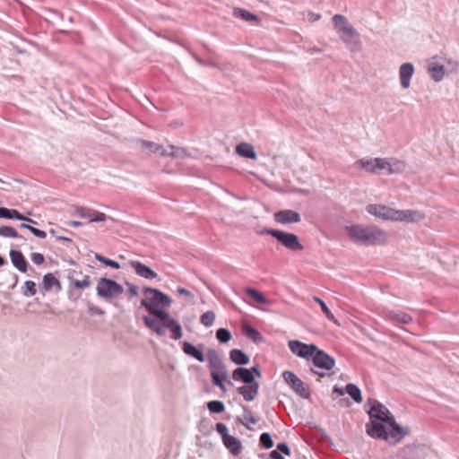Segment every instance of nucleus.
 Segmentation results:
<instances>
[{
    "instance_id": "17",
    "label": "nucleus",
    "mask_w": 459,
    "mask_h": 459,
    "mask_svg": "<svg viewBox=\"0 0 459 459\" xmlns=\"http://www.w3.org/2000/svg\"><path fill=\"white\" fill-rule=\"evenodd\" d=\"M259 384L255 382H252L249 384H246L238 388V392L243 396L244 400L247 402H251L255 400L258 394Z\"/></svg>"
},
{
    "instance_id": "37",
    "label": "nucleus",
    "mask_w": 459,
    "mask_h": 459,
    "mask_svg": "<svg viewBox=\"0 0 459 459\" xmlns=\"http://www.w3.org/2000/svg\"><path fill=\"white\" fill-rule=\"evenodd\" d=\"M0 236L5 237V238H20L17 231L10 226H1L0 227Z\"/></svg>"
},
{
    "instance_id": "36",
    "label": "nucleus",
    "mask_w": 459,
    "mask_h": 459,
    "mask_svg": "<svg viewBox=\"0 0 459 459\" xmlns=\"http://www.w3.org/2000/svg\"><path fill=\"white\" fill-rule=\"evenodd\" d=\"M207 407L213 413H221L225 410V406L221 401H211L207 403Z\"/></svg>"
},
{
    "instance_id": "60",
    "label": "nucleus",
    "mask_w": 459,
    "mask_h": 459,
    "mask_svg": "<svg viewBox=\"0 0 459 459\" xmlns=\"http://www.w3.org/2000/svg\"><path fill=\"white\" fill-rule=\"evenodd\" d=\"M58 238H59V239H64V240H68V238H64V237H59Z\"/></svg>"
},
{
    "instance_id": "5",
    "label": "nucleus",
    "mask_w": 459,
    "mask_h": 459,
    "mask_svg": "<svg viewBox=\"0 0 459 459\" xmlns=\"http://www.w3.org/2000/svg\"><path fill=\"white\" fill-rule=\"evenodd\" d=\"M355 166L370 173H377L380 170H385L389 174L398 173L402 171L404 167L403 163L401 161L395 160V162L392 164L388 160L383 158L361 159L355 162Z\"/></svg>"
},
{
    "instance_id": "12",
    "label": "nucleus",
    "mask_w": 459,
    "mask_h": 459,
    "mask_svg": "<svg viewBox=\"0 0 459 459\" xmlns=\"http://www.w3.org/2000/svg\"><path fill=\"white\" fill-rule=\"evenodd\" d=\"M311 361L316 368L325 370H332L335 366L334 359L324 351L320 350L318 347L316 351H315Z\"/></svg>"
},
{
    "instance_id": "45",
    "label": "nucleus",
    "mask_w": 459,
    "mask_h": 459,
    "mask_svg": "<svg viewBox=\"0 0 459 459\" xmlns=\"http://www.w3.org/2000/svg\"><path fill=\"white\" fill-rule=\"evenodd\" d=\"M240 16L242 19L246 20V21H249V22H257L258 21V17L247 11H245V10H241L240 11Z\"/></svg>"
},
{
    "instance_id": "23",
    "label": "nucleus",
    "mask_w": 459,
    "mask_h": 459,
    "mask_svg": "<svg viewBox=\"0 0 459 459\" xmlns=\"http://www.w3.org/2000/svg\"><path fill=\"white\" fill-rule=\"evenodd\" d=\"M223 444L234 455H238L241 453L242 446L239 439L233 436H226L223 439Z\"/></svg>"
},
{
    "instance_id": "25",
    "label": "nucleus",
    "mask_w": 459,
    "mask_h": 459,
    "mask_svg": "<svg viewBox=\"0 0 459 459\" xmlns=\"http://www.w3.org/2000/svg\"><path fill=\"white\" fill-rule=\"evenodd\" d=\"M43 286L45 290L59 291L61 290V283L57 278L52 273H47L43 278Z\"/></svg>"
},
{
    "instance_id": "27",
    "label": "nucleus",
    "mask_w": 459,
    "mask_h": 459,
    "mask_svg": "<svg viewBox=\"0 0 459 459\" xmlns=\"http://www.w3.org/2000/svg\"><path fill=\"white\" fill-rule=\"evenodd\" d=\"M143 321L145 325L152 331H153L155 333H157L159 336H163L165 334V331L163 330V327L160 325V322H158L157 317L152 318L149 316H144Z\"/></svg>"
},
{
    "instance_id": "46",
    "label": "nucleus",
    "mask_w": 459,
    "mask_h": 459,
    "mask_svg": "<svg viewBox=\"0 0 459 459\" xmlns=\"http://www.w3.org/2000/svg\"><path fill=\"white\" fill-rule=\"evenodd\" d=\"M30 259L34 264L38 265L42 264L45 261L43 255L40 253H32L30 255Z\"/></svg>"
},
{
    "instance_id": "44",
    "label": "nucleus",
    "mask_w": 459,
    "mask_h": 459,
    "mask_svg": "<svg viewBox=\"0 0 459 459\" xmlns=\"http://www.w3.org/2000/svg\"><path fill=\"white\" fill-rule=\"evenodd\" d=\"M9 219H17L20 221H27L31 223H36L35 221H33L32 219L24 217L22 213H20L17 210H14V209H10Z\"/></svg>"
},
{
    "instance_id": "51",
    "label": "nucleus",
    "mask_w": 459,
    "mask_h": 459,
    "mask_svg": "<svg viewBox=\"0 0 459 459\" xmlns=\"http://www.w3.org/2000/svg\"><path fill=\"white\" fill-rule=\"evenodd\" d=\"M10 209L0 207V218L9 219Z\"/></svg>"
},
{
    "instance_id": "59",
    "label": "nucleus",
    "mask_w": 459,
    "mask_h": 459,
    "mask_svg": "<svg viewBox=\"0 0 459 459\" xmlns=\"http://www.w3.org/2000/svg\"><path fill=\"white\" fill-rule=\"evenodd\" d=\"M4 259L2 256H0V266L4 265Z\"/></svg>"
},
{
    "instance_id": "4",
    "label": "nucleus",
    "mask_w": 459,
    "mask_h": 459,
    "mask_svg": "<svg viewBox=\"0 0 459 459\" xmlns=\"http://www.w3.org/2000/svg\"><path fill=\"white\" fill-rule=\"evenodd\" d=\"M143 292L145 297L142 299L141 304L154 316H158L159 313L165 312L164 308L169 307L172 302L168 295L159 290L146 287Z\"/></svg>"
},
{
    "instance_id": "41",
    "label": "nucleus",
    "mask_w": 459,
    "mask_h": 459,
    "mask_svg": "<svg viewBox=\"0 0 459 459\" xmlns=\"http://www.w3.org/2000/svg\"><path fill=\"white\" fill-rule=\"evenodd\" d=\"M214 319H215V315L212 311H207V312L204 313L200 317L201 323L205 326L212 325Z\"/></svg>"
},
{
    "instance_id": "55",
    "label": "nucleus",
    "mask_w": 459,
    "mask_h": 459,
    "mask_svg": "<svg viewBox=\"0 0 459 459\" xmlns=\"http://www.w3.org/2000/svg\"><path fill=\"white\" fill-rule=\"evenodd\" d=\"M67 224L71 227H80V226H82L84 224V222L77 221H71L67 222Z\"/></svg>"
},
{
    "instance_id": "18",
    "label": "nucleus",
    "mask_w": 459,
    "mask_h": 459,
    "mask_svg": "<svg viewBox=\"0 0 459 459\" xmlns=\"http://www.w3.org/2000/svg\"><path fill=\"white\" fill-rule=\"evenodd\" d=\"M428 71H429L430 76L436 82L441 81L445 75L444 65L437 62V56H434L429 60V65H428Z\"/></svg>"
},
{
    "instance_id": "9",
    "label": "nucleus",
    "mask_w": 459,
    "mask_h": 459,
    "mask_svg": "<svg viewBox=\"0 0 459 459\" xmlns=\"http://www.w3.org/2000/svg\"><path fill=\"white\" fill-rule=\"evenodd\" d=\"M289 349L296 356L300 357L306 360H311L317 346L315 344H307L298 340H291L288 343Z\"/></svg>"
},
{
    "instance_id": "3",
    "label": "nucleus",
    "mask_w": 459,
    "mask_h": 459,
    "mask_svg": "<svg viewBox=\"0 0 459 459\" xmlns=\"http://www.w3.org/2000/svg\"><path fill=\"white\" fill-rule=\"evenodd\" d=\"M349 237L355 242L366 245H385L388 240V234L382 229L375 226L352 225L345 228Z\"/></svg>"
},
{
    "instance_id": "16",
    "label": "nucleus",
    "mask_w": 459,
    "mask_h": 459,
    "mask_svg": "<svg viewBox=\"0 0 459 459\" xmlns=\"http://www.w3.org/2000/svg\"><path fill=\"white\" fill-rule=\"evenodd\" d=\"M414 74V67L411 63H404L399 69L401 85L403 89H408L411 84V78Z\"/></svg>"
},
{
    "instance_id": "11",
    "label": "nucleus",
    "mask_w": 459,
    "mask_h": 459,
    "mask_svg": "<svg viewBox=\"0 0 459 459\" xmlns=\"http://www.w3.org/2000/svg\"><path fill=\"white\" fill-rule=\"evenodd\" d=\"M282 377L297 394L302 398H308V389L305 386L303 381L299 378L292 371H284L282 373Z\"/></svg>"
},
{
    "instance_id": "13",
    "label": "nucleus",
    "mask_w": 459,
    "mask_h": 459,
    "mask_svg": "<svg viewBox=\"0 0 459 459\" xmlns=\"http://www.w3.org/2000/svg\"><path fill=\"white\" fill-rule=\"evenodd\" d=\"M74 212L79 217L87 220V222H100L105 221L107 219V215L104 212L82 206H76Z\"/></svg>"
},
{
    "instance_id": "56",
    "label": "nucleus",
    "mask_w": 459,
    "mask_h": 459,
    "mask_svg": "<svg viewBox=\"0 0 459 459\" xmlns=\"http://www.w3.org/2000/svg\"><path fill=\"white\" fill-rule=\"evenodd\" d=\"M250 370L252 371L253 375L255 374L258 377H261V372L257 367H253Z\"/></svg>"
},
{
    "instance_id": "14",
    "label": "nucleus",
    "mask_w": 459,
    "mask_h": 459,
    "mask_svg": "<svg viewBox=\"0 0 459 459\" xmlns=\"http://www.w3.org/2000/svg\"><path fill=\"white\" fill-rule=\"evenodd\" d=\"M275 221L281 224L299 222L301 217L299 212L292 210H282L273 215Z\"/></svg>"
},
{
    "instance_id": "39",
    "label": "nucleus",
    "mask_w": 459,
    "mask_h": 459,
    "mask_svg": "<svg viewBox=\"0 0 459 459\" xmlns=\"http://www.w3.org/2000/svg\"><path fill=\"white\" fill-rule=\"evenodd\" d=\"M37 292L36 284L32 281H26L23 287V295L26 297L34 296Z\"/></svg>"
},
{
    "instance_id": "6",
    "label": "nucleus",
    "mask_w": 459,
    "mask_h": 459,
    "mask_svg": "<svg viewBox=\"0 0 459 459\" xmlns=\"http://www.w3.org/2000/svg\"><path fill=\"white\" fill-rule=\"evenodd\" d=\"M334 29L338 31L340 38L347 45H359L357 30L349 23L347 18L342 14H335L332 18Z\"/></svg>"
},
{
    "instance_id": "32",
    "label": "nucleus",
    "mask_w": 459,
    "mask_h": 459,
    "mask_svg": "<svg viewBox=\"0 0 459 459\" xmlns=\"http://www.w3.org/2000/svg\"><path fill=\"white\" fill-rule=\"evenodd\" d=\"M245 292L259 304H269V300L264 296V294L255 289L247 288Z\"/></svg>"
},
{
    "instance_id": "47",
    "label": "nucleus",
    "mask_w": 459,
    "mask_h": 459,
    "mask_svg": "<svg viewBox=\"0 0 459 459\" xmlns=\"http://www.w3.org/2000/svg\"><path fill=\"white\" fill-rule=\"evenodd\" d=\"M216 430L218 433L221 435L222 440L226 437V436H229L227 426L223 423H217L216 424Z\"/></svg>"
},
{
    "instance_id": "28",
    "label": "nucleus",
    "mask_w": 459,
    "mask_h": 459,
    "mask_svg": "<svg viewBox=\"0 0 459 459\" xmlns=\"http://www.w3.org/2000/svg\"><path fill=\"white\" fill-rule=\"evenodd\" d=\"M236 152L242 157L255 159L256 154L254 150V147L249 143H239L236 147Z\"/></svg>"
},
{
    "instance_id": "43",
    "label": "nucleus",
    "mask_w": 459,
    "mask_h": 459,
    "mask_svg": "<svg viewBox=\"0 0 459 459\" xmlns=\"http://www.w3.org/2000/svg\"><path fill=\"white\" fill-rule=\"evenodd\" d=\"M260 444L267 449L273 446V441L269 433H263L260 436Z\"/></svg>"
},
{
    "instance_id": "21",
    "label": "nucleus",
    "mask_w": 459,
    "mask_h": 459,
    "mask_svg": "<svg viewBox=\"0 0 459 459\" xmlns=\"http://www.w3.org/2000/svg\"><path fill=\"white\" fill-rule=\"evenodd\" d=\"M10 257L15 268H17L22 273H26L28 263L22 252L11 250Z\"/></svg>"
},
{
    "instance_id": "2",
    "label": "nucleus",
    "mask_w": 459,
    "mask_h": 459,
    "mask_svg": "<svg viewBox=\"0 0 459 459\" xmlns=\"http://www.w3.org/2000/svg\"><path fill=\"white\" fill-rule=\"evenodd\" d=\"M367 212L383 221L416 222L424 219V213L413 210H396L385 204H371L366 207Z\"/></svg>"
},
{
    "instance_id": "34",
    "label": "nucleus",
    "mask_w": 459,
    "mask_h": 459,
    "mask_svg": "<svg viewBox=\"0 0 459 459\" xmlns=\"http://www.w3.org/2000/svg\"><path fill=\"white\" fill-rule=\"evenodd\" d=\"M347 394L357 403L362 401L361 393L359 387L353 384H348L346 385Z\"/></svg>"
},
{
    "instance_id": "53",
    "label": "nucleus",
    "mask_w": 459,
    "mask_h": 459,
    "mask_svg": "<svg viewBox=\"0 0 459 459\" xmlns=\"http://www.w3.org/2000/svg\"><path fill=\"white\" fill-rule=\"evenodd\" d=\"M271 458L273 459H284L281 453H279L277 450H273L270 454Z\"/></svg>"
},
{
    "instance_id": "10",
    "label": "nucleus",
    "mask_w": 459,
    "mask_h": 459,
    "mask_svg": "<svg viewBox=\"0 0 459 459\" xmlns=\"http://www.w3.org/2000/svg\"><path fill=\"white\" fill-rule=\"evenodd\" d=\"M157 319L160 321V325L164 328H168L171 332V338L175 340H179L183 336V332L180 324L168 312L159 313L156 316Z\"/></svg>"
},
{
    "instance_id": "20",
    "label": "nucleus",
    "mask_w": 459,
    "mask_h": 459,
    "mask_svg": "<svg viewBox=\"0 0 459 459\" xmlns=\"http://www.w3.org/2000/svg\"><path fill=\"white\" fill-rule=\"evenodd\" d=\"M232 378L236 381H242L245 384L255 382L252 371L245 368H238L232 372Z\"/></svg>"
},
{
    "instance_id": "61",
    "label": "nucleus",
    "mask_w": 459,
    "mask_h": 459,
    "mask_svg": "<svg viewBox=\"0 0 459 459\" xmlns=\"http://www.w3.org/2000/svg\"><path fill=\"white\" fill-rule=\"evenodd\" d=\"M50 233L51 234H55V230H50Z\"/></svg>"
},
{
    "instance_id": "26",
    "label": "nucleus",
    "mask_w": 459,
    "mask_h": 459,
    "mask_svg": "<svg viewBox=\"0 0 459 459\" xmlns=\"http://www.w3.org/2000/svg\"><path fill=\"white\" fill-rule=\"evenodd\" d=\"M230 358L237 365H247L249 362L248 356L238 349H233L230 352Z\"/></svg>"
},
{
    "instance_id": "24",
    "label": "nucleus",
    "mask_w": 459,
    "mask_h": 459,
    "mask_svg": "<svg viewBox=\"0 0 459 459\" xmlns=\"http://www.w3.org/2000/svg\"><path fill=\"white\" fill-rule=\"evenodd\" d=\"M182 349L186 354L195 358L198 361L204 362L205 360V356H204V352L201 351L200 350H198L196 347H195L190 342H185L183 343Z\"/></svg>"
},
{
    "instance_id": "29",
    "label": "nucleus",
    "mask_w": 459,
    "mask_h": 459,
    "mask_svg": "<svg viewBox=\"0 0 459 459\" xmlns=\"http://www.w3.org/2000/svg\"><path fill=\"white\" fill-rule=\"evenodd\" d=\"M211 377L212 379V382L215 385L220 387V389L226 393V386L223 383L224 380L227 378V370H221V371H216V372H211Z\"/></svg>"
},
{
    "instance_id": "33",
    "label": "nucleus",
    "mask_w": 459,
    "mask_h": 459,
    "mask_svg": "<svg viewBox=\"0 0 459 459\" xmlns=\"http://www.w3.org/2000/svg\"><path fill=\"white\" fill-rule=\"evenodd\" d=\"M143 145L153 153H160L162 156L169 155L161 145L153 142L143 141Z\"/></svg>"
},
{
    "instance_id": "31",
    "label": "nucleus",
    "mask_w": 459,
    "mask_h": 459,
    "mask_svg": "<svg viewBox=\"0 0 459 459\" xmlns=\"http://www.w3.org/2000/svg\"><path fill=\"white\" fill-rule=\"evenodd\" d=\"M313 299L319 304V306L321 307V309L323 311V313L325 314V316H326V318L328 320H330L331 322L334 323L335 325H339L337 319L335 318V316H333V314L331 312V310L328 308L327 305L325 304V302L321 299L320 298L318 297H314Z\"/></svg>"
},
{
    "instance_id": "19",
    "label": "nucleus",
    "mask_w": 459,
    "mask_h": 459,
    "mask_svg": "<svg viewBox=\"0 0 459 459\" xmlns=\"http://www.w3.org/2000/svg\"><path fill=\"white\" fill-rule=\"evenodd\" d=\"M207 360L211 372L226 370L221 357L215 351L210 350L207 352Z\"/></svg>"
},
{
    "instance_id": "8",
    "label": "nucleus",
    "mask_w": 459,
    "mask_h": 459,
    "mask_svg": "<svg viewBox=\"0 0 459 459\" xmlns=\"http://www.w3.org/2000/svg\"><path fill=\"white\" fill-rule=\"evenodd\" d=\"M266 233L274 237L288 249L293 251L303 249V246L300 244L298 236L293 233H288L279 230H268Z\"/></svg>"
},
{
    "instance_id": "50",
    "label": "nucleus",
    "mask_w": 459,
    "mask_h": 459,
    "mask_svg": "<svg viewBox=\"0 0 459 459\" xmlns=\"http://www.w3.org/2000/svg\"><path fill=\"white\" fill-rule=\"evenodd\" d=\"M127 285H128V291H129V293H130L132 296H134V297L137 296V295H138V293H139V289H138V287H137V286H135V285H133V284H127Z\"/></svg>"
},
{
    "instance_id": "52",
    "label": "nucleus",
    "mask_w": 459,
    "mask_h": 459,
    "mask_svg": "<svg viewBox=\"0 0 459 459\" xmlns=\"http://www.w3.org/2000/svg\"><path fill=\"white\" fill-rule=\"evenodd\" d=\"M89 311L91 313V314H95V315H102L104 312L102 311V309H100V307H97L93 305H90L89 306Z\"/></svg>"
},
{
    "instance_id": "54",
    "label": "nucleus",
    "mask_w": 459,
    "mask_h": 459,
    "mask_svg": "<svg viewBox=\"0 0 459 459\" xmlns=\"http://www.w3.org/2000/svg\"><path fill=\"white\" fill-rule=\"evenodd\" d=\"M178 292L180 295H185V296H188V297L192 296L191 292L188 290L185 289V288H178Z\"/></svg>"
},
{
    "instance_id": "38",
    "label": "nucleus",
    "mask_w": 459,
    "mask_h": 459,
    "mask_svg": "<svg viewBox=\"0 0 459 459\" xmlns=\"http://www.w3.org/2000/svg\"><path fill=\"white\" fill-rule=\"evenodd\" d=\"M216 337L221 342L225 343L231 340L232 335L228 329L220 328L216 332Z\"/></svg>"
},
{
    "instance_id": "15",
    "label": "nucleus",
    "mask_w": 459,
    "mask_h": 459,
    "mask_svg": "<svg viewBox=\"0 0 459 459\" xmlns=\"http://www.w3.org/2000/svg\"><path fill=\"white\" fill-rule=\"evenodd\" d=\"M130 266L135 271L136 274L145 279H155L158 274L149 266L140 261H131Z\"/></svg>"
},
{
    "instance_id": "49",
    "label": "nucleus",
    "mask_w": 459,
    "mask_h": 459,
    "mask_svg": "<svg viewBox=\"0 0 459 459\" xmlns=\"http://www.w3.org/2000/svg\"><path fill=\"white\" fill-rule=\"evenodd\" d=\"M279 453H283L287 455H289L290 454V448L289 446H287L286 443H279L277 445V449H276Z\"/></svg>"
},
{
    "instance_id": "58",
    "label": "nucleus",
    "mask_w": 459,
    "mask_h": 459,
    "mask_svg": "<svg viewBox=\"0 0 459 459\" xmlns=\"http://www.w3.org/2000/svg\"><path fill=\"white\" fill-rule=\"evenodd\" d=\"M31 227H32V226L28 225V224H25V223H22V224H21V228H22V229H27V230H30V228H31Z\"/></svg>"
},
{
    "instance_id": "30",
    "label": "nucleus",
    "mask_w": 459,
    "mask_h": 459,
    "mask_svg": "<svg viewBox=\"0 0 459 459\" xmlns=\"http://www.w3.org/2000/svg\"><path fill=\"white\" fill-rule=\"evenodd\" d=\"M388 317L394 322L402 324H409L412 321V317L410 315L402 311L391 312L388 314Z\"/></svg>"
},
{
    "instance_id": "40",
    "label": "nucleus",
    "mask_w": 459,
    "mask_h": 459,
    "mask_svg": "<svg viewBox=\"0 0 459 459\" xmlns=\"http://www.w3.org/2000/svg\"><path fill=\"white\" fill-rule=\"evenodd\" d=\"M91 279L89 275H85L82 280H74L72 285L76 289H86L91 286Z\"/></svg>"
},
{
    "instance_id": "1",
    "label": "nucleus",
    "mask_w": 459,
    "mask_h": 459,
    "mask_svg": "<svg viewBox=\"0 0 459 459\" xmlns=\"http://www.w3.org/2000/svg\"><path fill=\"white\" fill-rule=\"evenodd\" d=\"M370 422L367 433L374 438H383L390 444H396L407 434V430L396 424L388 409L377 401H368Z\"/></svg>"
},
{
    "instance_id": "42",
    "label": "nucleus",
    "mask_w": 459,
    "mask_h": 459,
    "mask_svg": "<svg viewBox=\"0 0 459 459\" xmlns=\"http://www.w3.org/2000/svg\"><path fill=\"white\" fill-rule=\"evenodd\" d=\"M95 258L96 260H98L99 262H100L101 264H105V265H108V266H110L114 269H119L120 268V264L114 261V260H111V259H108V258H106L99 254H96L95 255Z\"/></svg>"
},
{
    "instance_id": "35",
    "label": "nucleus",
    "mask_w": 459,
    "mask_h": 459,
    "mask_svg": "<svg viewBox=\"0 0 459 459\" xmlns=\"http://www.w3.org/2000/svg\"><path fill=\"white\" fill-rule=\"evenodd\" d=\"M244 421L240 420V423L242 425H244L246 428L247 429H250V426L249 425H255L258 422V419L255 418L253 413L249 411H246L245 413H244Z\"/></svg>"
},
{
    "instance_id": "22",
    "label": "nucleus",
    "mask_w": 459,
    "mask_h": 459,
    "mask_svg": "<svg viewBox=\"0 0 459 459\" xmlns=\"http://www.w3.org/2000/svg\"><path fill=\"white\" fill-rule=\"evenodd\" d=\"M241 331L244 335L255 342H260L263 341L262 334L254 327H252L247 321L242 322Z\"/></svg>"
},
{
    "instance_id": "48",
    "label": "nucleus",
    "mask_w": 459,
    "mask_h": 459,
    "mask_svg": "<svg viewBox=\"0 0 459 459\" xmlns=\"http://www.w3.org/2000/svg\"><path fill=\"white\" fill-rule=\"evenodd\" d=\"M30 231L39 238H45L47 237V233L44 230H39L34 227L30 228Z\"/></svg>"
},
{
    "instance_id": "57",
    "label": "nucleus",
    "mask_w": 459,
    "mask_h": 459,
    "mask_svg": "<svg viewBox=\"0 0 459 459\" xmlns=\"http://www.w3.org/2000/svg\"><path fill=\"white\" fill-rule=\"evenodd\" d=\"M311 370L313 373H315L316 375H318L320 377H324L325 376V373H320V372L313 370V369H311Z\"/></svg>"
},
{
    "instance_id": "7",
    "label": "nucleus",
    "mask_w": 459,
    "mask_h": 459,
    "mask_svg": "<svg viewBox=\"0 0 459 459\" xmlns=\"http://www.w3.org/2000/svg\"><path fill=\"white\" fill-rule=\"evenodd\" d=\"M123 291V287L113 280L101 278L98 281L97 294L100 297L112 299L121 295Z\"/></svg>"
}]
</instances>
